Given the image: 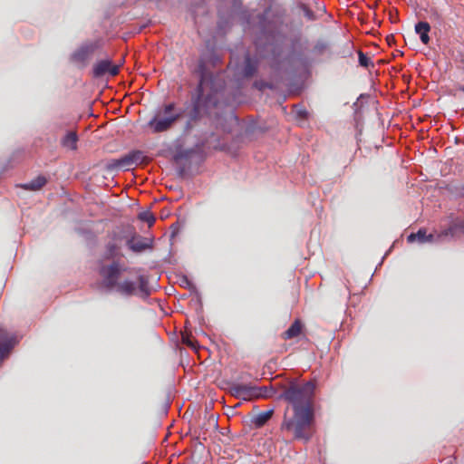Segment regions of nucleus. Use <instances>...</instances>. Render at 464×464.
I'll use <instances>...</instances> for the list:
<instances>
[{"label": "nucleus", "instance_id": "7", "mask_svg": "<svg viewBox=\"0 0 464 464\" xmlns=\"http://www.w3.org/2000/svg\"><path fill=\"white\" fill-rule=\"evenodd\" d=\"M260 390L257 386H253L245 383H233L230 386V393L236 398L242 399L244 401H251L258 399L260 395Z\"/></svg>", "mask_w": 464, "mask_h": 464}, {"label": "nucleus", "instance_id": "12", "mask_svg": "<svg viewBox=\"0 0 464 464\" xmlns=\"http://www.w3.org/2000/svg\"><path fill=\"white\" fill-rule=\"evenodd\" d=\"M430 31V25L427 22H419L415 24V32L420 34V38L422 44H428L430 42L429 32Z\"/></svg>", "mask_w": 464, "mask_h": 464}, {"label": "nucleus", "instance_id": "3", "mask_svg": "<svg viewBox=\"0 0 464 464\" xmlns=\"http://www.w3.org/2000/svg\"><path fill=\"white\" fill-rule=\"evenodd\" d=\"M314 391L315 382L314 381L306 382L292 381L282 386V392L278 398L287 402L285 409L314 410Z\"/></svg>", "mask_w": 464, "mask_h": 464}, {"label": "nucleus", "instance_id": "14", "mask_svg": "<svg viewBox=\"0 0 464 464\" xmlns=\"http://www.w3.org/2000/svg\"><path fill=\"white\" fill-rule=\"evenodd\" d=\"M408 242L418 241L420 243L430 242L433 240V235H427L425 229H420L417 233H411L407 237Z\"/></svg>", "mask_w": 464, "mask_h": 464}, {"label": "nucleus", "instance_id": "13", "mask_svg": "<svg viewBox=\"0 0 464 464\" xmlns=\"http://www.w3.org/2000/svg\"><path fill=\"white\" fill-rule=\"evenodd\" d=\"M46 183L47 179L44 176H38L30 182L20 185V187L27 190L36 191L41 189Z\"/></svg>", "mask_w": 464, "mask_h": 464}, {"label": "nucleus", "instance_id": "31", "mask_svg": "<svg viewBox=\"0 0 464 464\" xmlns=\"http://www.w3.org/2000/svg\"><path fill=\"white\" fill-rule=\"evenodd\" d=\"M459 90L464 92V86L459 87Z\"/></svg>", "mask_w": 464, "mask_h": 464}, {"label": "nucleus", "instance_id": "21", "mask_svg": "<svg viewBox=\"0 0 464 464\" xmlns=\"http://www.w3.org/2000/svg\"><path fill=\"white\" fill-rule=\"evenodd\" d=\"M257 389L260 390V395H258V399L259 398H272L273 396L276 395V391L274 387L270 386V387H266V386H263V387H257Z\"/></svg>", "mask_w": 464, "mask_h": 464}, {"label": "nucleus", "instance_id": "26", "mask_svg": "<svg viewBox=\"0 0 464 464\" xmlns=\"http://www.w3.org/2000/svg\"><path fill=\"white\" fill-rule=\"evenodd\" d=\"M303 11H304V16L308 19V20H314L315 19V15H314V13L310 9L308 8L306 5H303Z\"/></svg>", "mask_w": 464, "mask_h": 464}, {"label": "nucleus", "instance_id": "9", "mask_svg": "<svg viewBox=\"0 0 464 464\" xmlns=\"http://www.w3.org/2000/svg\"><path fill=\"white\" fill-rule=\"evenodd\" d=\"M127 246L131 251L136 253L142 252L150 247V244L147 238L136 235L127 240Z\"/></svg>", "mask_w": 464, "mask_h": 464}, {"label": "nucleus", "instance_id": "10", "mask_svg": "<svg viewBox=\"0 0 464 464\" xmlns=\"http://www.w3.org/2000/svg\"><path fill=\"white\" fill-rule=\"evenodd\" d=\"M304 325L299 319H295L290 327L282 334V339L290 340L303 334Z\"/></svg>", "mask_w": 464, "mask_h": 464}, {"label": "nucleus", "instance_id": "2", "mask_svg": "<svg viewBox=\"0 0 464 464\" xmlns=\"http://www.w3.org/2000/svg\"><path fill=\"white\" fill-rule=\"evenodd\" d=\"M314 410L285 409L281 431L307 442L314 434Z\"/></svg>", "mask_w": 464, "mask_h": 464}, {"label": "nucleus", "instance_id": "11", "mask_svg": "<svg viewBox=\"0 0 464 464\" xmlns=\"http://www.w3.org/2000/svg\"><path fill=\"white\" fill-rule=\"evenodd\" d=\"M114 288L121 295H132L136 292L137 285L133 281L124 280L122 282H117V285H115Z\"/></svg>", "mask_w": 464, "mask_h": 464}, {"label": "nucleus", "instance_id": "8", "mask_svg": "<svg viewBox=\"0 0 464 464\" xmlns=\"http://www.w3.org/2000/svg\"><path fill=\"white\" fill-rule=\"evenodd\" d=\"M120 65L113 64L109 59L100 60L92 67V75L95 78L103 77L106 74L116 76L119 73Z\"/></svg>", "mask_w": 464, "mask_h": 464}, {"label": "nucleus", "instance_id": "19", "mask_svg": "<svg viewBox=\"0 0 464 464\" xmlns=\"http://www.w3.org/2000/svg\"><path fill=\"white\" fill-rule=\"evenodd\" d=\"M256 64L254 63L251 58L247 55L245 59V66L243 69V74L245 77L248 78L255 74L256 72Z\"/></svg>", "mask_w": 464, "mask_h": 464}, {"label": "nucleus", "instance_id": "25", "mask_svg": "<svg viewBox=\"0 0 464 464\" xmlns=\"http://www.w3.org/2000/svg\"><path fill=\"white\" fill-rule=\"evenodd\" d=\"M327 48V44H324V43H317L314 46V52L318 53V54H322Z\"/></svg>", "mask_w": 464, "mask_h": 464}, {"label": "nucleus", "instance_id": "5", "mask_svg": "<svg viewBox=\"0 0 464 464\" xmlns=\"http://www.w3.org/2000/svg\"><path fill=\"white\" fill-rule=\"evenodd\" d=\"M102 47L100 40L86 42L78 47L70 57L72 63L80 68H84L96 50Z\"/></svg>", "mask_w": 464, "mask_h": 464}, {"label": "nucleus", "instance_id": "1", "mask_svg": "<svg viewBox=\"0 0 464 464\" xmlns=\"http://www.w3.org/2000/svg\"><path fill=\"white\" fill-rule=\"evenodd\" d=\"M218 104L217 91L213 89V77L200 66V80L197 88V97L192 100V109L188 115L185 130H190L204 115H209L211 110Z\"/></svg>", "mask_w": 464, "mask_h": 464}, {"label": "nucleus", "instance_id": "4", "mask_svg": "<svg viewBox=\"0 0 464 464\" xmlns=\"http://www.w3.org/2000/svg\"><path fill=\"white\" fill-rule=\"evenodd\" d=\"M182 111H176V104L169 102L164 104L154 117L148 122V126L155 133L169 130L181 118Z\"/></svg>", "mask_w": 464, "mask_h": 464}, {"label": "nucleus", "instance_id": "22", "mask_svg": "<svg viewBox=\"0 0 464 464\" xmlns=\"http://www.w3.org/2000/svg\"><path fill=\"white\" fill-rule=\"evenodd\" d=\"M138 285H139V289L140 292L144 293L145 295H149L150 294V290H149V280H148V277L145 276H138Z\"/></svg>", "mask_w": 464, "mask_h": 464}, {"label": "nucleus", "instance_id": "32", "mask_svg": "<svg viewBox=\"0 0 464 464\" xmlns=\"http://www.w3.org/2000/svg\"><path fill=\"white\" fill-rule=\"evenodd\" d=\"M461 228L464 229V221L460 225Z\"/></svg>", "mask_w": 464, "mask_h": 464}, {"label": "nucleus", "instance_id": "6", "mask_svg": "<svg viewBox=\"0 0 464 464\" xmlns=\"http://www.w3.org/2000/svg\"><path fill=\"white\" fill-rule=\"evenodd\" d=\"M127 268L122 267L119 262H112L108 266H103L100 269V275L103 279V284L106 288L113 289L117 285L118 279L122 271Z\"/></svg>", "mask_w": 464, "mask_h": 464}, {"label": "nucleus", "instance_id": "29", "mask_svg": "<svg viewBox=\"0 0 464 464\" xmlns=\"http://www.w3.org/2000/svg\"><path fill=\"white\" fill-rule=\"evenodd\" d=\"M388 44L391 45L394 42V36L392 34L388 35L386 38Z\"/></svg>", "mask_w": 464, "mask_h": 464}, {"label": "nucleus", "instance_id": "16", "mask_svg": "<svg viewBox=\"0 0 464 464\" xmlns=\"http://www.w3.org/2000/svg\"><path fill=\"white\" fill-rule=\"evenodd\" d=\"M111 165L121 169H130L134 167L129 153L120 159L114 160Z\"/></svg>", "mask_w": 464, "mask_h": 464}, {"label": "nucleus", "instance_id": "28", "mask_svg": "<svg viewBox=\"0 0 464 464\" xmlns=\"http://www.w3.org/2000/svg\"><path fill=\"white\" fill-rule=\"evenodd\" d=\"M431 17L435 19H440V14L438 13V11H432Z\"/></svg>", "mask_w": 464, "mask_h": 464}, {"label": "nucleus", "instance_id": "24", "mask_svg": "<svg viewBox=\"0 0 464 464\" xmlns=\"http://www.w3.org/2000/svg\"><path fill=\"white\" fill-rule=\"evenodd\" d=\"M139 218L141 221L147 222L150 227L152 226L153 223L155 222V218L150 211H143V212L140 213Z\"/></svg>", "mask_w": 464, "mask_h": 464}, {"label": "nucleus", "instance_id": "15", "mask_svg": "<svg viewBox=\"0 0 464 464\" xmlns=\"http://www.w3.org/2000/svg\"><path fill=\"white\" fill-rule=\"evenodd\" d=\"M78 136L75 131H69L61 140L63 147L74 150L77 149Z\"/></svg>", "mask_w": 464, "mask_h": 464}, {"label": "nucleus", "instance_id": "18", "mask_svg": "<svg viewBox=\"0 0 464 464\" xmlns=\"http://www.w3.org/2000/svg\"><path fill=\"white\" fill-rule=\"evenodd\" d=\"M272 415L273 410L262 411L255 417L253 422L256 427H262L270 420Z\"/></svg>", "mask_w": 464, "mask_h": 464}, {"label": "nucleus", "instance_id": "30", "mask_svg": "<svg viewBox=\"0 0 464 464\" xmlns=\"http://www.w3.org/2000/svg\"><path fill=\"white\" fill-rule=\"evenodd\" d=\"M182 340L185 343H187L188 345L189 346H193V343L192 342H190L189 340L186 339L185 337H182Z\"/></svg>", "mask_w": 464, "mask_h": 464}, {"label": "nucleus", "instance_id": "23", "mask_svg": "<svg viewBox=\"0 0 464 464\" xmlns=\"http://www.w3.org/2000/svg\"><path fill=\"white\" fill-rule=\"evenodd\" d=\"M358 56H359V63L361 66L365 67V68L374 66L372 59L370 57H368L366 54H364L362 51L358 52Z\"/></svg>", "mask_w": 464, "mask_h": 464}, {"label": "nucleus", "instance_id": "20", "mask_svg": "<svg viewBox=\"0 0 464 464\" xmlns=\"http://www.w3.org/2000/svg\"><path fill=\"white\" fill-rule=\"evenodd\" d=\"M133 166L143 164L147 160V157L140 150H132L129 152Z\"/></svg>", "mask_w": 464, "mask_h": 464}, {"label": "nucleus", "instance_id": "27", "mask_svg": "<svg viewBox=\"0 0 464 464\" xmlns=\"http://www.w3.org/2000/svg\"><path fill=\"white\" fill-rule=\"evenodd\" d=\"M254 85H255V87H256L259 90H264L266 88H269V89L272 88L271 84L266 83V82H256L254 83Z\"/></svg>", "mask_w": 464, "mask_h": 464}, {"label": "nucleus", "instance_id": "17", "mask_svg": "<svg viewBox=\"0 0 464 464\" xmlns=\"http://www.w3.org/2000/svg\"><path fill=\"white\" fill-rule=\"evenodd\" d=\"M121 246L113 241L109 242L106 246L105 258L111 259L120 256Z\"/></svg>", "mask_w": 464, "mask_h": 464}]
</instances>
